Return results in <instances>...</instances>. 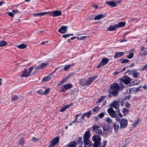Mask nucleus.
I'll use <instances>...</instances> for the list:
<instances>
[{"instance_id": "b1692460", "label": "nucleus", "mask_w": 147, "mask_h": 147, "mask_svg": "<svg viewBox=\"0 0 147 147\" xmlns=\"http://www.w3.org/2000/svg\"><path fill=\"white\" fill-rule=\"evenodd\" d=\"M105 15L103 14H99L95 16L94 18V20H100L105 17Z\"/></svg>"}, {"instance_id": "9d476101", "label": "nucleus", "mask_w": 147, "mask_h": 147, "mask_svg": "<svg viewBox=\"0 0 147 147\" xmlns=\"http://www.w3.org/2000/svg\"><path fill=\"white\" fill-rule=\"evenodd\" d=\"M98 77L97 76H94L89 78L88 80L86 81V86L89 85L91 84Z\"/></svg>"}, {"instance_id": "79ce46f5", "label": "nucleus", "mask_w": 147, "mask_h": 147, "mask_svg": "<svg viewBox=\"0 0 147 147\" xmlns=\"http://www.w3.org/2000/svg\"><path fill=\"white\" fill-rule=\"evenodd\" d=\"M106 121L109 124H111L113 123L112 120L111 118L109 117L107 118V119H106Z\"/></svg>"}, {"instance_id": "864d4df0", "label": "nucleus", "mask_w": 147, "mask_h": 147, "mask_svg": "<svg viewBox=\"0 0 147 147\" xmlns=\"http://www.w3.org/2000/svg\"><path fill=\"white\" fill-rule=\"evenodd\" d=\"M133 82V83H134V85H137L139 84V83H140V81L137 80H136L134 81Z\"/></svg>"}, {"instance_id": "a19ab883", "label": "nucleus", "mask_w": 147, "mask_h": 147, "mask_svg": "<svg viewBox=\"0 0 147 147\" xmlns=\"http://www.w3.org/2000/svg\"><path fill=\"white\" fill-rule=\"evenodd\" d=\"M91 110L90 111L88 112L84 113V115L86 116L88 118H89V116L91 115Z\"/></svg>"}, {"instance_id": "7ed1b4c3", "label": "nucleus", "mask_w": 147, "mask_h": 147, "mask_svg": "<svg viewBox=\"0 0 147 147\" xmlns=\"http://www.w3.org/2000/svg\"><path fill=\"white\" fill-rule=\"evenodd\" d=\"M93 130L96 133L100 135H102V130L99 129V127L96 124H94L92 127Z\"/></svg>"}, {"instance_id": "2f4dec72", "label": "nucleus", "mask_w": 147, "mask_h": 147, "mask_svg": "<svg viewBox=\"0 0 147 147\" xmlns=\"http://www.w3.org/2000/svg\"><path fill=\"white\" fill-rule=\"evenodd\" d=\"M129 61L128 59L125 58H122L120 60V62L122 63H127Z\"/></svg>"}, {"instance_id": "c756f323", "label": "nucleus", "mask_w": 147, "mask_h": 147, "mask_svg": "<svg viewBox=\"0 0 147 147\" xmlns=\"http://www.w3.org/2000/svg\"><path fill=\"white\" fill-rule=\"evenodd\" d=\"M106 96H102L100 98H99L96 102V103H99L102 102L106 97Z\"/></svg>"}, {"instance_id": "f257e3e1", "label": "nucleus", "mask_w": 147, "mask_h": 147, "mask_svg": "<svg viewBox=\"0 0 147 147\" xmlns=\"http://www.w3.org/2000/svg\"><path fill=\"white\" fill-rule=\"evenodd\" d=\"M124 88V86L122 83L120 84V85L117 83H114L111 84L110 88L107 91V92L109 94L108 96L110 97L117 96L120 90L123 89Z\"/></svg>"}, {"instance_id": "4d7b16f0", "label": "nucleus", "mask_w": 147, "mask_h": 147, "mask_svg": "<svg viewBox=\"0 0 147 147\" xmlns=\"http://www.w3.org/2000/svg\"><path fill=\"white\" fill-rule=\"evenodd\" d=\"M94 15H90L89 17V20H92L93 19Z\"/></svg>"}, {"instance_id": "37998d69", "label": "nucleus", "mask_w": 147, "mask_h": 147, "mask_svg": "<svg viewBox=\"0 0 147 147\" xmlns=\"http://www.w3.org/2000/svg\"><path fill=\"white\" fill-rule=\"evenodd\" d=\"M50 88H48L46 89L45 91L43 92V95H47L48 94L50 91Z\"/></svg>"}, {"instance_id": "0eeeda50", "label": "nucleus", "mask_w": 147, "mask_h": 147, "mask_svg": "<svg viewBox=\"0 0 147 147\" xmlns=\"http://www.w3.org/2000/svg\"><path fill=\"white\" fill-rule=\"evenodd\" d=\"M50 15L53 17H57L61 15L62 12L61 11L55 10L53 11L48 12Z\"/></svg>"}, {"instance_id": "603ef678", "label": "nucleus", "mask_w": 147, "mask_h": 147, "mask_svg": "<svg viewBox=\"0 0 147 147\" xmlns=\"http://www.w3.org/2000/svg\"><path fill=\"white\" fill-rule=\"evenodd\" d=\"M139 73L137 72L134 73L133 74V76L135 78H136L138 77V75Z\"/></svg>"}, {"instance_id": "cd10ccee", "label": "nucleus", "mask_w": 147, "mask_h": 147, "mask_svg": "<svg viewBox=\"0 0 147 147\" xmlns=\"http://www.w3.org/2000/svg\"><path fill=\"white\" fill-rule=\"evenodd\" d=\"M72 85L71 83H68L63 86L64 88L66 90L71 88H72Z\"/></svg>"}, {"instance_id": "f8f14e48", "label": "nucleus", "mask_w": 147, "mask_h": 147, "mask_svg": "<svg viewBox=\"0 0 147 147\" xmlns=\"http://www.w3.org/2000/svg\"><path fill=\"white\" fill-rule=\"evenodd\" d=\"M67 26H63L59 29L58 31L61 34H63L67 32Z\"/></svg>"}, {"instance_id": "4c0bfd02", "label": "nucleus", "mask_w": 147, "mask_h": 147, "mask_svg": "<svg viewBox=\"0 0 147 147\" xmlns=\"http://www.w3.org/2000/svg\"><path fill=\"white\" fill-rule=\"evenodd\" d=\"M51 79V77L50 76H47L45 77H44L42 79V82H46L49 81Z\"/></svg>"}, {"instance_id": "a878e982", "label": "nucleus", "mask_w": 147, "mask_h": 147, "mask_svg": "<svg viewBox=\"0 0 147 147\" xmlns=\"http://www.w3.org/2000/svg\"><path fill=\"white\" fill-rule=\"evenodd\" d=\"M48 13L49 12H44L39 13H34V14L33 16L35 17L41 16H44L47 13Z\"/></svg>"}, {"instance_id": "49530a36", "label": "nucleus", "mask_w": 147, "mask_h": 147, "mask_svg": "<svg viewBox=\"0 0 147 147\" xmlns=\"http://www.w3.org/2000/svg\"><path fill=\"white\" fill-rule=\"evenodd\" d=\"M20 12V11H18L17 9H13L12 10V13L15 14L19 13Z\"/></svg>"}, {"instance_id": "4468645a", "label": "nucleus", "mask_w": 147, "mask_h": 147, "mask_svg": "<svg viewBox=\"0 0 147 147\" xmlns=\"http://www.w3.org/2000/svg\"><path fill=\"white\" fill-rule=\"evenodd\" d=\"M47 65V63H44L40 64L39 66L35 67V71H37L38 69H41L44 68Z\"/></svg>"}, {"instance_id": "58836bf2", "label": "nucleus", "mask_w": 147, "mask_h": 147, "mask_svg": "<svg viewBox=\"0 0 147 147\" xmlns=\"http://www.w3.org/2000/svg\"><path fill=\"white\" fill-rule=\"evenodd\" d=\"M26 45L24 44H22L18 46V47L20 49H24L26 47Z\"/></svg>"}, {"instance_id": "c85d7f7f", "label": "nucleus", "mask_w": 147, "mask_h": 147, "mask_svg": "<svg viewBox=\"0 0 147 147\" xmlns=\"http://www.w3.org/2000/svg\"><path fill=\"white\" fill-rule=\"evenodd\" d=\"M84 143L85 145H88L89 146H91L90 142L89 139H84Z\"/></svg>"}, {"instance_id": "e433bc0d", "label": "nucleus", "mask_w": 147, "mask_h": 147, "mask_svg": "<svg viewBox=\"0 0 147 147\" xmlns=\"http://www.w3.org/2000/svg\"><path fill=\"white\" fill-rule=\"evenodd\" d=\"M7 44L6 41L4 40H1L0 41V47H4Z\"/></svg>"}, {"instance_id": "0e129e2a", "label": "nucleus", "mask_w": 147, "mask_h": 147, "mask_svg": "<svg viewBox=\"0 0 147 147\" xmlns=\"http://www.w3.org/2000/svg\"><path fill=\"white\" fill-rule=\"evenodd\" d=\"M86 37H87V36H81L80 38V40H82L84 39Z\"/></svg>"}, {"instance_id": "09e8293b", "label": "nucleus", "mask_w": 147, "mask_h": 147, "mask_svg": "<svg viewBox=\"0 0 147 147\" xmlns=\"http://www.w3.org/2000/svg\"><path fill=\"white\" fill-rule=\"evenodd\" d=\"M36 92L39 94L43 95V92L42 89H40L37 91Z\"/></svg>"}, {"instance_id": "ea45409f", "label": "nucleus", "mask_w": 147, "mask_h": 147, "mask_svg": "<svg viewBox=\"0 0 147 147\" xmlns=\"http://www.w3.org/2000/svg\"><path fill=\"white\" fill-rule=\"evenodd\" d=\"M142 87L141 86H139L137 88H132L131 90H133L134 91L137 92L138 90H140V88H142Z\"/></svg>"}, {"instance_id": "c9c22d12", "label": "nucleus", "mask_w": 147, "mask_h": 147, "mask_svg": "<svg viewBox=\"0 0 147 147\" xmlns=\"http://www.w3.org/2000/svg\"><path fill=\"white\" fill-rule=\"evenodd\" d=\"M74 65V64H71L68 65H66L64 68V69L65 71L68 70L70 67Z\"/></svg>"}, {"instance_id": "13d9d810", "label": "nucleus", "mask_w": 147, "mask_h": 147, "mask_svg": "<svg viewBox=\"0 0 147 147\" xmlns=\"http://www.w3.org/2000/svg\"><path fill=\"white\" fill-rule=\"evenodd\" d=\"M8 14L9 16L12 17H14V15L11 12H9L8 13Z\"/></svg>"}, {"instance_id": "c03bdc74", "label": "nucleus", "mask_w": 147, "mask_h": 147, "mask_svg": "<svg viewBox=\"0 0 147 147\" xmlns=\"http://www.w3.org/2000/svg\"><path fill=\"white\" fill-rule=\"evenodd\" d=\"M134 54L133 52L130 53L127 56V58L129 59L132 58L134 56Z\"/></svg>"}, {"instance_id": "7c9ffc66", "label": "nucleus", "mask_w": 147, "mask_h": 147, "mask_svg": "<svg viewBox=\"0 0 147 147\" xmlns=\"http://www.w3.org/2000/svg\"><path fill=\"white\" fill-rule=\"evenodd\" d=\"M82 137L81 136L79 137L78 138V140L76 142L77 143V144H79L80 145H81L83 144V141L82 140Z\"/></svg>"}, {"instance_id": "3c124183", "label": "nucleus", "mask_w": 147, "mask_h": 147, "mask_svg": "<svg viewBox=\"0 0 147 147\" xmlns=\"http://www.w3.org/2000/svg\"><path fill=\"white\" fill-rule=\"evenodd\" d=\"M34 68V67L33 66H32L28 68V70H29L28 72L29 73H30V74H31V72L33 70Z\"/></svg>"}, {"instance_id": "052dcab7", "label": "nucleus", "mask_w": 147, "mask_h": 147, "mask_svg": "<svg viewBox=\"0 0 147 147\" xmlns=\"http://www.w3.org/2000/svg\"><path fill=\"white\" fill-rule=\"evenodd\" d=\"M69 36V35L68 34H66V35H63L62 36V37L64 38H66L67 37H68Z\"/></svg>"}, {"instance_id": "72a5a7b5", "label": "nucleus", "mask_w": 147, "mask_h": 147, "mask_svg": "<svg viewBox=\"0 0 147 147\" xmlns=\"http://www.w3.org/2000/svg\"><path fill=\"white\" fill-rule=\"evenodd\" d=\"M140 119L139 118H138L137 119V120L134 123L132 124V125L134 127H136V126L138 125L140 121Z\"/></svg>"}, {"instance_id": "8fccbe9b", "label": "nucleus", "mask_w": 147, "mask_h": 147, "mask_svg": "<svg viewBox=\"0 0 147 147\" xmlns=\"http://www.w3.org/2000/svg\"><path fill=\"white\" fill-rule=\"evenodd\" d=\"M19 99V97L17 95L14 96L12 98V101H16Z\"/></svg>"}, {"instance_id": "1a4fd4ad", "label": "nucleus", "mask_w": 147, "mask_h": 147, "mask_svg": "<svg viewBox=\"0 0 147 147\" xmlns=\"http://www.w3.org/2000/svg\"><path fill=\"white\" fill-rule=\"evenodd\" d=\"M111 107H113L116 109V112H120V110L119 109V105L117 101H115L111 105Z\"/></svg>"}, {"instance_id": "6e6552de", "label": "nucleus", "mask_w": 147, "mask_h": 147, "mask_svg": "<svg viewBox=\"0 0 147 147\" xmlns=\"http://www.w3.org/2000/svg\"><path fill=\"white\" fill-rule=\"evenodd\" d=\"M107 112L109 115L113 118H116V112L112 107L109 108L107 109Z\"/></svg>"}, {"instance_id": "393cba45", "label": "nucleus", "mask_w": 147, "mask_h": 147, "mask_svg": "<svg viewBox=\"0 0 147 147\" xmlns=\"http://www.w3.org/2000/svg\"><path fill=\"white\" fill-rule=\"evenodd\" d=\"M90 135V132L89 130L86 131L84 135V139H89Z\"/></svg>"}, {"instance_id": "bf43d9fd", "label": "nucleus", "mask_w": 147, "mask_h": 147, "mask_svg": "<svg viewBox=\"0 0 147 147\" xmlns=\"http://www.w3.org/2000/svg\"><path fill=\"white\" fill-rule=\"evenodd\" d=\"M66 109V108H65V107H64L63 108L61 109L60 110V111L61 112H63L64 111H65Z\"/></svg>"}, {"instance_id": "de8ad7c7", "label": "nucleus", "mask_w": 147, "mask_h": 147, "mask_svg": "<svg viewBox=\"0 0 147 147\" xmlns=\"http://www.w3.org/2000/svg\"><path fill=\"white\" fill-rule=\"evenodd\" d=\"M129 112V110L128 109L125 108H124L122 111L123 113L125 114L126 113H127Z\"/></svg>"}, {"instance_id": "a18cd8bd", "label": "nucleus", "mask_w": 147, "mask_h": 147, "mask_svg": "<svg viewBox=\"0 0 147 147\" xmlns=\"http://www.w3.org/2000/svg\"><path fill=\"white\" fill-rule=\"evenodd\" d=\"M100 108L98 106H96L92 109V111L94 112L98 111L99 110Z\"/></svg>"}, {"instance_id": "f03ea898", "label": "nucleus", "mask_w": 147, "mask_h": 147, "mask_svg": "<svg viewBox=\"0 0 147 147\" xmlns=\"http://www.w3.org/2000/svg\"><path fill=\"white\" fill-rule=\"evenodd\" d=\"M107 142V141L105 140H104L102 144L101 143L100 141L96 142L94 143L93 147H105Z\"/></svg>"}, {"instance_id": "39448f33", "label": "nucleus", "mask_w": 147, "mask_h": 147, "mask_svg": "<svg viewBox=\"0 0 147 147\" xmlns=\"http://www.w3.org/2000/svg\"><path fill=\"white\" fill-rule=\"evenodd\" d=\"M119 124L121 128H125L127 125L128 121L126 119H122L120 121Z\"/></svg>"}, {"instance_id": "bb28decb", "label": "nucleus", "mask_w": 147, "mask_h": 147, "mask_svg": "<svg viewBox=\"0 0 147 147\" xmlns=\"http://www.w3.org/2000/svg\"><path fill=\"white\" fill-rule=\"evenodd\" d=\"M116 26L117 28L123 27L125 25V22H119L117 24H116Z\"/></svg>"}, {"instance_id": "9b49d317", "label": "nucleus", "mask_w": 147, "mask_h": 147, "mask_svg": "<svg viewBox=\"0 0 147 147\" xmlns=\"http://www.w3.org/2000/svg\"><path fill=\"white\" fill-rule=\"evenodd\" d=\"M122 82L125 84H128L131 81V79L127 76L123 77L122 78Z\"/></svg>"}, {"instance_id": "5fc2aeb1", "label": "nucleus", "mask_w": 147, "mask_h": 147, "mask_svg": "<svg viewBox=\"0 0 147 147\" xmlns=\"http://www.w3.org/2000/svg\"><path fill=\"white\" fill-rule=\"evenodd\" d=\"M104 116V114L103 113H102L99 115V117L101 118H102Z\"/></svg>"}, {"instance_id": "4be33fe9", "label": "nucleus", "mask_w": 147, "mask_h": 147, "mask_svg": "<svg viewBox=\"0 0 147 147\" xmlns=\"http://www.w3.org/2000/svg\"><path fill=\"white\" fill-rule=\"evenodd\" d=\"M117 28L116 26V24H115L114 25H111L107 28V30L113 31L115 30Z\"/></svg>"}, {"instance_id": "5701e85b", "label": "nucleus", "mask_w": 147, "mask_h": 147, "mask_svg": "<svg viewBox=\"0 0 147 147\" xmlns=\"http://www.w3.org/2000/svg\"><path fill=\"white\" fill-rule=\"evenodd\" d=\"M77 145V143L75 141L70 142L67 145V146L69 147H76Z\"/></svg>"}, {"instance_id": "2eb2a0df", "label": "nucleus", "mask_w": 147, "mask_h": 147, "mask_svg": "<svg viewBox=\"0 0 147 147\" xmlns=\"http://www.w3.org/2000/svg\"><path fill=\"white\" fill-rule=\"evenodd\" d=\"M113 127L114 128L115 133H118V129L119 128V124L118 122H114L113 125Z\"/></svg>"}, {"instance_id": "aec40b11", "label": "nucleus", "mask_w": 147, "mask_h": 147, "mask_svg": "<svg viewBox=\"0 0 147 147\" xmlns=\"http://www.w3.org/2000/svg\"><path fill=\"white\" fill-rule=\"evenodd\" d=\"M106 3L110 6L111 7H113L117 6V5L116 4V3L113 1H106Z\"/></svg>"}, {"instance_id": "a211bd4d", "label": "nucleus", "mask_w": 147, "mask_h": 147, "mask_svg": "<svg viewBox=\"0 0 147 147\" xmlns=\"http://www.w3.org/2000/svg\"><path fill=\"white\" fill-rule=\"evenodd\" d=\"M74 74V73H71L69 74L67 76L63 78V80L62 81L60 84H61L63 83L64 82L68 80L71 77L73 76Z\"/></svg>"}, {"instance_id": "473e14b6", "label": "nucleus", "mask_w": 147, "mask_h": 147, "mask_svg": "<svg viewBox=\"0 0 147 147\" xmlns=\"http://www.w3.org/2000/svg\"><path fill=\"white\" fill-rule=\"evenodd\" d=\"M24 138H22L20 139L18 142V143L19 145L22 146L23 145L24 143Z\"/></svg>"}, {"instance_id": "69168bd1", "label": "nucleus", "mask_w": 147, "mask_h": 147, "mask_svg": "<svg viewBox=\"0 0 147 147\" xmlns=\"http://www.w3.org/2000/svg\"><path fill=\"white\" fill-rule=\"evenodd\" d=\"M64 107H65V108H66V109L67 108H69L70 107V105H65Z\"/></svg>"}, {"instance_id": "6e6d98bb", "label": "nucleus", "mask_w": 147, "mask_h": 147, "mask_svg": "<svg viewBox=\"0 0 147 147\" xmlns=\"http://www.w3.org/2000/svg\"><path fill=\"white\" fill-rule=\"evenodd\" d=\"M92 6L95 9H97L98 8V6L96 4L93 5Z\"/></svg>"}, {"instance_id": "680f3d73", "label": "nucleus", "mask_w": 147, "mask_h": 147, "mask_svg": "<svg viewBox=\"0 0 147 147\" xmlns=\"http://www.w3.org/2000/svg\"><path fill=\"white\" fill-rule=\"evenodd\" d=\"M130 104L128 102H127L126 103L125 106L127 108H129L130 106Z\"/></svg>"}, {"instance_id": "f3484780", "label": "nucleus", "mask_w": 147, "mask_h": 147, "mask_svg": "<svg viewBox=\"0 0 147 147\" xmlns=\"http://www.w3.org/2000/svg\"><path fill=\"white\" fill-rule=\"evenodd\" d=\"M147 55V48L142 47L140 50V55Z\"/></svg>"}, {"instance_id": "e2e57ef3", "label": "nucleus", "mask_w": 147, "mask_h": 147, "mask_svg": "<svg viewBox=\"0 0 147 147\" xmlns=\"http://www.w3.org/2000/svg\"><path fill=\"white\" fill-rule=\"evenodd\" d=\"M38 140V139H37L35 137H33L32 138V140L34 142H36Z\"/></svg>"}, {"instance_id": "412c9836", "label": "nucleus", "mask_w": 147, "mask_h": 147, "mask_svg": "<svg viewBox=\"0 0 147 147\" xmlns=\"http://www.w3.org/2000/svg\"><path fill=\"white\" fill-rule=\"evenodd\" d=\"M59 137L58 136L57 137L52 140V144L54 146L55 144H57L59 142Z\"/></svg>"}, {"instance_id": "ddd939ff", "label": "nucleus", "mask_w": 147, "mask_h": 147, "mask_svg": "<svg viewBox=\"0 0 147 147\" xmlns=\"http://www.w3.org/2000/svg\"><path fill=\"white\" fill-rule=\"evenodd\" d=\"M31 75V74H30V73L28 72V71L27 69H25L23 73L21 75L20 77L22 78L24 77L27 78L29 77Z\"/></svg>"}, {"instance_id": "20e7f679", "label": "nucleus", "mask_w": 147, "mask_h": 147, "mask_svg": "<svg viewBox=\"0 0 147 147\" xmlns=\"http://www.w3.org/2000/svg\"><path fill=\"white\" fill-rule=\"evenodd\" d=\"M109 59L107 58H103L100 63L96 67V68H99L102 66H104L107 64L109 62Z\"/></svg>"}, {"instance_id": "6ab92c4d", "label": "nucleus", "mask_w": 147, "mask_h": 147, "mask_svg": "<svg viewBox=\"0 0 147 147\" xmlns=\"http://www.w3.org/2000/svg\"><path fill=\"white\" fill-rule=\"evenodd\" d=\"M124 52H116L114 55V58H119L123 56L124 55Z\"/></svg>"}, {"instance_id": "774afa93", "label": "nucleus", "mask_w": 147, "mask_h": 147, "mask_svg": "<svg viewBox=\"0 0 147 147\" xmlns=\"http://www.w3.org/2000/svg\"><path fill=\"white\" fill-rule=\"evenodd\" d=\"M65 90V88H62V90H61L60 91V92H64L65 91V90Z\"/></svg>"}, {"instance_id": "dca6fc26", "label": "nucleus", "mask_w": 147, "mask_h": 147, "mask_svg": "<svg viewBox=\"0 0 147 147\" xmlns=\"http://www.w3.org/2000/svg\"><path fill=\"white\" fill-rule=\"evenodd\" d=\"M93 140L95 142H100L101 138L100 135H94L92 137Z\"/></svg>"}, {"instance_id": "f704fd0d", "label": "nucleus", "mask_w": 147, "mask_h": 147, "mask_svg": "<svg viewBox=\"0 0 147 147\" xmlns=\"http://www.w3.org/2000/svg\"><path fill=\"white\" fill-rule=\"evenodd\" d=\"M86 80L85 79H82L81 80L80 84L82 86H86Z\"/></svg>"}, {"instance_id": "423d86ee", "label": "nucleus", "mask_w": 147, "mask_h": 147, "mask_svg": "<svg viewBox=\"0 0 147 147\" xmlns=\"http://www.w3.org/2000/svg\"><path fill=\"white\" fill-rule=\"evenodd\" d=\"M104 133L106 135L110 134L111 133V129L108 125L106 124L105 125L103 128Z\"/></svg>"}, {"instance_id": "338daca9", "label": "nucleus", "mask_w": 147, "mask_h": 147, "mask_svg": "<svg viewBox=\"0 0 147 147\" xmlns=\"http://www.w3.org/2000/svg\"><path fill=\"white\" fill-rule=\"evenodd\" d=\"M77 120L76 119H75V120H74V121H73L72 122L73 124L75 123H76L77 122Z\"/></svg>"}]
</instances>
